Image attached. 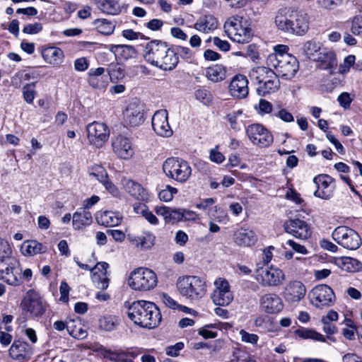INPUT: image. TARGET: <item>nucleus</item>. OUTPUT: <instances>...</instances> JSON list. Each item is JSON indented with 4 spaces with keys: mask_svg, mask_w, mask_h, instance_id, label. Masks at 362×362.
Returning <instances> with one entry per match:
<instances>
[{
    "mask_svg": "<svg viewBox=\"0 0 362 362\" xmlns=\"http://www.w3.org/2000/svg\"><path fill=\"white\" fill-rule=\"evenodd\" d=\"M144 56L147 62L163 71H172L179 63L173 48L160 40L147 43Z\"/></svg>",
    "mask_w": 362,
    "mask_h": 362,
    "instance_id": "1",
    "label": "nucleus"
},
{
    "mask_svg": "<svg viewBox=\"0 0 362 362\" xmlns=\"http://www.w3.org/2000/svg\"><path fill=\"white\" fill-rule=\"evenodd\" d=\"M128 317L141 327L153 329L158 327L161 320L158 308L150 301H134L128 308Z\"/></svg>",
    "mask_w": 362,
    "mask_h": 362,
    "instance_id": "2",
    "label": "nucleus"
},
{
    "mask_svg": "<svg viewBox=\"0 0 362 362\" xmlns=\"http://www.w3.org/2000/svg\"><path fill=\"white\" fill-rule=\"evenodd\" d=\"M223 28L227 36L231 40L240 44L250 42L253 36L252 30L248 22L238 15L227 18Z\"/></svg>",
    "mask_w": 362,
    "mask_h": 362,
    "instance_id": "3",
    "label": "nucleus"
},
{
    "mask_svg": "<svg viewBox=\"0 0 362 362\" xmlns=\"http://www.w3.org/2000/svg\"><path fill=\"white\" fill-rule=\"evenodd\" d=\"M177 288L180 295L191 301H197L206 293V281L197 276L179 277Z\"/></svg>",
    "mask_w": 362,
    "mask_h": 362,
    "instance_id": "4",
    "label": "nucleus"
},
{
    "mask_svg": "<svg viewBox=\"0 0 362 362\" xmlns=\"http://www.w3.org/2000/svg\"><path fill=\"white\" fill-rule=\"evenodd\" d=\"M158 278L154 272L145 267H139L132 271L127 279V285L134 291H147L154 288Z\"/></svg>",
    "mask_w": 362,
    "mask_h": 362,
    "instance_id": "5",
    "label": "nucleus"
},
{
    "mask_svg": "<svg viewBox=\"0 0 362 362\" xmlns=\"http://www.w3.org/2000/svg\"><path fill=\"white\" fill-rule=\"evenodd\" d=\"M165 175L173 180L184 183L192 175V168L189 163L178 157H170L163 163Z\"/></svg>",
    "mask_w": 362,
    "mask_h": 362,
    "instance_id": "6",
    "label": "nucleus"
},
{
    "mask_svg": "<svg viewBox=\"0 0 362 362\" xmlns=\"http://www.w3.org/2000/svg\"><path fill=\"white\" fill-rule=\"evenodd\" d=\"M267 64L275 69L276 76L284 79L292 78L298 70V62L291 54H284L279 57H268Z\"/></svg>",
    "mask_w": 362,
    "mask_h": 362,
    "instance_id": "7",
    "label": "nucleus"
},
{
    "mask_svg": "<svg viewBox=\"0 0 362 362\" xmlns=\"http://www.w3.org/2000/svg\"><path fill=\"white\" fill-rule=\"evenodd\" d=\"M256 281L264 287H276L285 281L284 272L274 266L259 267L255 272Z\"/></svg>",
    "mask_w": 362,
    "mask_h": 362,
    "instance_id": "8",
    "label": "nucleus"
},
{
    "mask_svg": "<svg viewBox=\"0 0 362 362\" xmlns=\"http://www.w3.org/2000/svg\"><path fill=\"white\" fill-rule=\"evenodd\" d=\"M333 239L345 249L354 250L361 245V238L354 229L347 226H338L332 232Z\"/></svg>",
    "mask_w": 362,
    "mask_h": 362,
    "instance_id": "9",
    "label": "nucleus"
},
{
    "mask_svg": "<svg viewBox=\"0 0 362 362\" xmlns=\"http://www.w3.org/2000/svg\"><path fill=\"white\" fill-rule=\"evenodd\" d=\"M23 310L33 317L42 316L46 311L47 304L38 293L28 291L21 303Z\"/></svg>",
    "mask_w": 362,
    "mask_h": 362,
    "instance_id": "10",
    "label": "nucleus"
},
{
    "mask_svg": "<svg viewBox=\"0 0 362 362\" xmlns=\"http://www.w3.org/2000/svg\"><path fill=\"white\" fill-rule=\"evenodd\" d=\"M21 269L18 262L13 259L0 260V279L8 284L18 286L21 283Z\"/></svg>",
    "mask_w": 362,
    "mask_h": 362,
    "instance_id": "11",
    "label": "nucleus"
},
{
    "mask_svg": "<svg viewBox=\"0 0 362 362\" xmlns=\"http://www.w3.org/2000/svg\"><path fill=\"white\" fill-rule=\"evenodd\" d=\"M214 290L211 296L213 303L220 306L228 305L233 300L228 281L226 279L219 277L214 281Z\"/></svg>",
    "mask_w": 362,
    "mask_h": 362,
    "instance_id": "12",
    "label": "nucleus"
},
{
    "mask_svg": "<svg viewBox=\"0 0 362 362\" xmlns=\"http://www.w3.org/2000/svg\"><path fill=\"white\" fill-rule=\"evenodd\" d=\"M246 134L252 144L265 148L273 142V136L263 125L252 124L246 128Z\"/></svg>",
    "mask_w": 362,
    "mask_h": 362,
    "instance_id": "13",
    "label": "nucleus"
},
{
    "mask_svg": "<svg viewBox=\"0 0 362 362\" xmlns=\"http://www.w3.org/2000/svg\"><path fill=\"white\" fill-rule=\"evenodd\" d=\"M144 106L137 99H133L123 111L124 122L131 127H138L145 120Z\"/></svg>",
    "mask_w": 362,
    "mask_h": 362,
    "instance_id": "14",
    "label": "nucleus"
},
{
    "mask_svg": "<svg viewBox=\"0 0 362 362\" xmlns=\"http://www.w3.org/2000/svg\"><path fill=\"white\" fill-rule=\"evenodd\" d=\"M310 296L312 303L317 308L330 306L335 300L334 291L331 287L325 284L315 286L311 290Z\"/></svg>",
    "mask_w": 362,
    "mask_h": 362,
    "instance_id": "15",
    "label": "nucleus"
},
{
    "mask_svg": "<svg viewBox=\"0 0 362 362\" xmlns=\"http://www.w3.org/2000/svg\"><path fill=\"white\" fill-rule=\"evenodd\" d=\"M86 129L89 142L97 148H101L108 140L110 131L104 123L94 122L89 124Z\"/></svg>",
    "mask_w": 362,
    "mask_h": 362,
    "instance_id": "16",
    "label": "nucleus"
},
{
    "mask_svg": "<svg viewBox=\"0 0 362 362\" xmlns=\"http://www.w3.org/2000/svg\"><path fill=\"white\" fill-rule=\"evenodd\" d=\"M313 182L316 185V190L314 192V196L328 200L333 196L335 186L334 185V179L327 174H320L313 178Z\"/></svg>",
    "mask_w": 362,
    "mask_h": 362,
    "instance_id": "17",
    "label": "nucleus"
},
{
    "mask_svg": "<svg viewBox=\"0 0 362 362\" xmlns=\"http://www.w3.org/2000/svg\"><path fill=\"white\" fill-rule=\"evenodd\" d=\"M96 351L103 358L117 362H132L141 354L140 351L135 348L112 351L101 347Z\"/></svg>",
    "mask_w": 362,
    "mask_h": 362,
    "instance_id": "18",
    "label": "nucleus"
},
{
    "mask_svg": "<svg viewBox=\"0 0 362 362\" xmlns=\"http://www.w3.org/2000/svg\"><path fill=\"white\" fill-rule=\"evenodd\" d=\"M112 148L114 153L119 159L129 160L134 155V148L130 139L122 135L112 138Z\"/></svg>",
    "mask_w": 362,
    "mask_h": 362,
    "instance_id": "19",
    "label": "nucleus"
},
{
    "mask_svg": "<svg viewBox=\"0 0 362 362\" xmlns=\"http://www.w3.org/2000/svg\"><path fill=\"white\" fill-rule=\"evenodd\" d=\"M285 231L293 237L305 240L311 235V230L308 223L300 219H289L284 224Z\"/></svg>",
    "mask_w": 362,
    "mask_h": 362,
    "instance_id": "20",
    "label": "nucleus"
},
{
    "mask_svg": "<svg viewBox=\"0 0 362 362\" xmlns=\"http://www.w3.org/2000/svg\"><path fill=\"white\" fill-rule=\"evenodd\" d=\"M152 127L154 132L159 136L170 137L173 130L168 122V114L166 110H157L152 117Z\"/></svg>",
    "mask_w": 362,
    "mask_h": 362,
    "instance_id": "21",
    "label": "nucleus"
},
{
    "mask_svg": "<svg viewBox=\"0 0 362 362\" xmlns=\"http://www.w3.org/2000/svg\"><path fill=\"white\" fill-rule=\"evenodd\" d=\"M259 305L262 311L268 314H278L284 308V303L279 295L267 293L259 298Z\"/></svg>",
    "mask_w": 362,
    "mask_h": 362,
    "instance_id": "22",
    "label": "nucleus"
},
{
    "mask_svg": "<svg viewBox=\"0 0 362 362\" xmlns=\"http://www.w3.org/2000/svg\"><path fill=\"white\" fill-rule=\"evenodd\" d=\"M230 95L235 98L244 99L249 93L248 80L242 74L234 76L228 86Z\"/></svg>",
    "mask_w": 362,
    "mask_h": 362,
    "instance_id": "23",
    "label": "nucleus"
},
{
    "mask_svg": "<svg viewBox=\"0 0 362 362\" xmlns=\"http://www.w3.org/2000/svg\"><path fill=\"white\" fill-rule=\"evenodd\" d=\"M283 293L287 302L296 303L305 297L306 288L300 281H291L285 286Z\"/></svg>",
    "mask_w": 362,
    "mask_h": 362,
    "instance_id": "24",
    "label": "nucleus"
},
{
    "mask_svg": "<svg viewBox=\"0 0 362 362\" xmlns=\"http://www.w3.org/2000/svg\"><path fill=\"white\" fill-rule=\"evenodd\" d=\"M124 190L136 199L146 201L149 199L148 191L139 182L127 177L121 180Z\"/></svg>",
    "mask_w": 362,
    "mask_h": 362,
    "instance_id": "25",
    "label": "nucleus"
},
{
    "mask_svg": "<svg viewBox=\"0 0 362 362\" xmlns=\"http://www.w3.org/2000/svg\"><path fill=\"white\" fill-rule=\"evenodd\" d=\"M109 264L105 262H98L91 269V279L95 286L101 290H105L109 286L110 279L107 276Z\"/></svg>",
    "mask_w": 362,
    "mask_h": 362,
    "instance_id": "26",
    "label": "nucleus"
},
{
    "mask_svg": "<svg viewBox=\"0 0 362 362\" xmlns=\"http://www.w3.org/2000/svg\"><path fill=\"white\" fill-rule=\"evenodd\" d=\"M291 19V34L300 36L305 35L309 29L307 15L301 11L292 9Z\"/></svg>",
    "mask_w": 362,
    "mask_h": 362,
    "instance_id": "27",
    "label": "nucleus"
},
{
    "mask_svg": "<svg viewBox=\"0 0 362 362\" xmlns=\"http://www.w3.org/2000/svg\"><path fill=\"white\" fill-rule=\"evenodd\" d=\"M9 354L13 360H30L33 354L31 346L25 341H15L9 349Z\"/></svg>",
    "mask_w": 362,
    "mask_h": 362,
    "instance_id": "28",
    "label": "nucleus"
},
{
    "mask_svg": "<svg viewBox=\"0 0 362 362\" xmlns=\"http://www.w3.org/2000/svg\"><path fill=\"white\" fill-rule=\"evenodd\" d=\"M105 69L103 67L90 69L88 71V84L94 89L102 90L108 85V78L105 75Z\"/></svg>",
    "mask_w": 362,
    "mask_h": 362,
    "instance_id": "29",
    "label": "nucleus"
},
{
    "mask_svg": "<svg viewBox=\"0 0 362 362\" xmlns=\"http://www.w3.org/2000/svg\"><path fill=\"white\" fill-rule=\"evenodd\" d=\"M93 223V216L90 211L82 208L78 209L72 216V227L75 230H83Z\"/></svg>",
    "mask_w": 362,
    "mask_h": 362,
    "instance_id": "30",
    "label": "nucleus"
},
{
    "mask_svg": "<svg viewBox=\"0 0 362 362\" xmlns=\"http://www.w3.org/2000/svg\"><path fill=\"white\" fill-rule=\"evenodd\" d=\"M233 238L235 244L241 247L252 246L257 240V237L252 230L243 228L234 232Z\"/></svg>",
    "mask_w": 362,
    "mask_h": 362,
    "instance_id": "31",
    "label": "nucleus"
},
{
    "mask_svg": "<svg viewBox=\"0 0 362 362\" xmlns=\"http://www.w3.org/2000/svg\"><path fill=\"white\" fill-rule=\"evenodd\" d=\"M109 50L114 54L117 61L122 62L136 57L134 47L126 45H110Z\"/></svg>",
    "mask_w": 362,
    "mask_h": 362,
    "instance_id": "32",
    "label": "nucleus"
},
{
    "mask_svg": "<svg viewBox=\"0 0 362 362\" xmlns=\"http://www.w3.org/2000/svg\"><path fill=\"white\" fill-rule=\"evenodd\" d=\"M291 11L290 8H283L278 11L274 23L276 27L281 31L291 34L292 23Z\"/></svg>",
    "mask_w": 362,
    "mask_h": 362,
    "instance_id": "33",
    "label": "nucleus"
},
{
    "mask_svg": "<svg viewBox=\"0 0 362 362\" xmlns=\"http://www.w3.org/2000/svg\"><path fill=\"white\" fill-rule=\"evenodd\" d=\"M338 268L346 272H356L361 267V262L351 257H334L332 262Z\"/></svg>",
    "mask_w": 362,
    "mask_h": 362,
    "instance_id": "34",
    "label": "nucleus"
},
{
    "mask_svg": "<svg viewBox=\"0 0 362 362\" xmlns=\"http://www.w3.org/2000/svg\"><path fill=\"white\" fill-rule=\"evenodd\" d=\"M317 62L321 69H332L337 66V62L335 53L327 48L323 47L319 54L317 57L314 60Z\"/></svg>",
    "mask_w": 362,
    "mask_h": 362,
    "instance_id": "35",
    "label": "nucleus"
},
{
    "mask_svg": "<svg viewBox=\"0 0 362 362\" xmlns=\"http://www.w3.org/2000/svg\"><path fill=\"white\" fill-rule=\"evenodd\" d=\"M42 56L44 60L52 65L58 66L62 63L64 60V52L63 51L56 47H47L42 49Z\"/></svg>",
    "mask_w": 362,
    "mask_h": 362,
    "instance_id": "36",
    "label": "nucleus"
},
{
    "mask_svg": "<svg viewBox=\"0 0 362 362\" xmlns=\"http://www.w3.org/2000/svg\"><path fill=\"white\" fill-rule=\"evenodd\" d=\"M96 221L98 224L106 227H113L118 226L122 220V216L119 213L112 211H100L96 214Z\"/></svg>",
    "mask_w": 362,
    "mask_h": 362,
    "instance_id": "37",
    "label": "nucleus"
},
{
    "mask_svg": "<svg viewBox=\"0 0 362 362\" xmlns=\"http://www.w3.org/2000/svg\"><path fill=\"white\" fill-rule=\"evenodd\" d=\"M217 27L218 21L214 16L211 15H206L199 18L194 24V28L197 30L204 33L214 30Z\"/></svg>",
    "mask_w": 362,
    "mask_h": 362,
    "instance_id": "38",
    "label": "nucleus"
},
{
    "mask_svg": "<svg viewBox=\"0 0 362 362\" xmlns=\"http://www.w3.org/2000/svg\"><path fill=\"white\" fill-rule=\"evenodd\" d=\"M129 239L131 242L134 243L137 247L148 250L154 245L156 237L151 232L146 231L139 236H129Z\"/></svg>",
    "mask_w": 362,
    "mask_h": 362,
    "instance_id": "39",
    "label": "nucleus"
},
{
    "mask_svg": "<svg viewBox=\"0 0 362 362\" xmlns=\"http://www.w3.org/2000/svg\"><path fill=\"white\" fill-rule=\"evenodd\" d=\"M270 78H272L270 81L258 85L257 88V92L259 95L264 96L267 94L274 93L279 90L280 87L279 76H276L275 73H274L272 76H270Z\"/></svg>",
    "mask_w": 362,
    "mask_h": 362,
    "instance_id": "40",
    "label": "nucleus"
},
{
    "mask_svg": "<svg viewBox=\"0 0 362 362\" xmlns=\"http://www.w3.org/2000/svg\"><path fill=\"white\" fill-rule=\"evenodd\" d=\"M294 335L302 339H310L315 341L325 342V337L313 329L300 327L294 331Z\"/></svg>",
    "mask_w": 362,
    "mask_h": 362,
    "instance_id": "41",
    "label": "nucleus"
},
{
    "mask_svg": "<svg viewBox=\"0 0 362 362\" xmlns=\"http://www.w3.org/2000/svg\"><path fill=\"white\" fill-rule=\"evenodd\" d=\"M21 251L23 255L33 256L45 251L43 245L35 240H25L21 247Z\"/></svg>",
    "mask_w": 362,
    "mask_h": 362,
    "instance_id": "42",
    "label": "nucleus"
},
{
    "mask_svg": "<svg viewBox=\"0 0 362 362\" xmlns=\"http://www.w3.org/2000/svg\"><path fill=\"white\" fill-rule=\"evenodd\" d=\"M94 3L105 13L117 15L120 13V6L115 0H94Z\"/></svg>",
    "mask_w": 362,
    "mask_h": 362,
    "instance_id": "43",
    "label": "nucleus"
},
{
    "mask_svg": "<svg viewBox=\"0 0 362 362\" xmlns=\"http://www.w3.org/2000/svg\"><path fill=\"white\" fill-rule=\"evenodd\" d=\"M205 75L209 80L213 82H219L226 78V71L222 65L215 64L206 69Z\"/></svg>",
    "mask_w": 362,
    "mask_h": 362,
    "instance_id": "44",
    "label": "nucleus"
},
{
    "mask_svg": "<svg viewBox=\"0 0 362 362\" xmlns=\"http://www.w3.org/2000/svg\"><path fill=\"white\" fill-rule=\"evenodd\" d=\"M322 48L320 42L308 40L303 45L302 52L307 58L314 61Z\"/></svg>",
    "mask_w": 362,
    "mask_h": 362,
    "instance_id": "45",
    "label": "nucleus"
},
{
    "mask_svg": "<svg viewBox=\"0 0 362 362\" xmlns=\"http://www.w3.org/2000/svg\"><path fill=\"white\" fill-rule=\"evenodd\" d=\"M119 324V320L114 315H104L98 320L99 327L106 332L115 329Z\"/></svg>",
    "mask_w": 362,
    "mask_h": 362,
    "instance_id": "46",
    "label": "nucleus"
},
{
    "mask_svg": "<svg viewBox=\"0 0 362 362\" xmlns=\"http://www.w3.org/2000/svg\"><path fill=\"white\" fill-rule=\"evenodd\" d=\"M243 112L241 110L232 111L226 115V119L230 124L231 129L235 131H239L243 124Z\"/></svg>",
    "mask_w": 362,
    "mask_h": 362,
    "instance_id": "47",
    "label": "nucleus"
},
{
    "mask_svg": "<svg viewBox=\"0 0 362 362\" xmlns=\"http://www.w3.org/2000/svg\"><path fill=\"white\" fill-rule=\"evenodd\" d=\"M93 24L99 33L105 35L113 33L115 28V24L112 21L105 18L96 19Z\"/></svg>",
    "mask_w": 362,
    "mask_h": 362,
    "instance_id": "48",
    "label": "nucleus"
},
{
    "mask_svg": "<svg viewBox=\"0 0 362 362\" xmlns=\"http://www.w3.org/2000/svg\"><path fill=\"white\" fill-rule=\"evenodd\" d=\"M109 78L113 83L117 82L124 78L125 71L118 63H111L107 69Z\"/></svg>",
    "mask_w": 362,
    "mask_h": 362,
    "instance_id": "49",
    "label": "nucleus"
},
{
    "mask_svg": "<svg viewBox=\"0 0 362 362\" xmlns=\"http://www.w3.org/2000/svg\"><path fill=\"white\" fill-rule=\"evenodd\" d=\"M68 332L74 338L83 339L86 336V332L83 329L78 320H69Z\"/></svg>",
    "mask_w": 362,
    "mask_h": 362,
    "instance_id": "50",
    "label": "nucleus"
},
{
    "mask_svg": "<svg viewBox=\"0 0 362 362\" xmlns=\"http://www.w3.org/2000/svg\"><path fill=\"white\" fill-rule=\"evenodd\" d=\"M136 214H141L150 224L156 226L159 221L158 218L145 205L134 206Z\"/></svg>",
    "mask_w": 362,
    "mask_h": 362,
    "instance_id": "51",
    "label": "nucleus"
},
{
    "mask_svg": "<svg viewBox=\"0 0 362 362\" xmlns=\"http://www.w3.org/2000/svg\"><path fill=\"white\" fill-rule=\"evenodd\" d=\"M272 67L265 66H256L251 69L250 72V76L255 79L258 83L259 81L264 80V77L267 76V74H270L272 75L274 71L272 70Z\"/></svg>",
    "mask_w": 362,
    "mask_h": 362,
    "instance_id": "52",
    "label": "nucleus"
},
{
    "mask_svg": "<svg viewBox=\"0 0 362 362\" xmlns=\"http://www.w3.org/2000/svg\"><path fill=\"white\" fill-rule=\"evenodd\" d=\"M90 176L95 177L99 182H102L108 177V173L102 165L95 164L88 168Z\"/></svg>",
    "mask_w": 362,
    "mask_h": 362,
    "instance_id": "53",
    "label": "nucleus"
},
{
    "mask_svg": "<svg viewBox=\"0 0 362 362\" xmlns=\"http://www.w3.org/2000/svg\"><path fill=\"white\" fill-rule=\"evenodd\" d=\"M35 74L33 72H27L25 71H21L16 73L11 78V84L16 88H18L21 86V81H29L30 79L35 78Z\"/></svg>",
    "mask_w": 362,
    "mask_h": 362,
    "instance_id": "54",
    "label": "nucleus"
},
{
    "mask_svg": "<svg viewBox=\"0 0 362 362\" xmlns=\"http://www.w3.org/2000/svg\"><path fill=\"white\" fill-rule=\"evenodd\" d=\"M35 84L36 82L28 83L23 88V98L29 104H31L35 98Z\"/></svg>",
    "mask_w": 362,
    "mask_h": 362,
    "instance_id": "55",
    "label": "nucleus"
},
{
    "mask_svg": "<svg viewBox=\"0 0 362 362\" xmlns=\"http://www.w3.org/2000/svg\"><path fill=\"white\" fill-rule=\"evenodd\" d=\"M11 254L12 249L9 243L4 239L0 238V260L13 259Z\"/></svg>",
    "mask_w": 362,
    "mask_h": 362,
    "instance_id": "56",
    "label": "nucleus"
},
{
    "mask_svg": "<svg viewBox=\"0 0 362 362\" xmlns=\"http://www.w3.org/2000/svg\"><path fill=\"white\" fill-rule=\"evenodd\" d=\"M255 109L260 115L269 114L272 112V104L265 99H260L258 104L255 105Z\"/></svg>",
    "mask_w": 362,
    "mask_h": 362,
    "instance_id": "57",
    "label": "nucleus"
},
{
    "mask_svg": "<svg viewBox=\"0 0 362 362\" xmlns=\"http://www.w3.org/2000/svg\"><path fill=\"white\" fill-rule=\"evenodd\" d=\"M177 192V189L170 185H167L165 189L158 193L160 200L163 202H170L173 199L175 194Z\"/></svg>",
    "mask_w": 362,
    "mask_h": 362,
    "instance_id": "58",
    "label": "nucleus"
},
{
    "mask_svg": "<svg viewBox=\"0 0 362 362\" xmlns=\"http://www.w3.org/2000/svg\"><path fill=\"white\" fill-rule=\"evenodd\" d=\"M344 0H316L317 5L326 10L332 11L340 6Z\"/></svg>",
    "mask_w": 362,
    "mask_h": 362,
    "instance_id": "59",
    "label": "nucleus"
},
{
    "mask_svg": "<svg viewBox=\"0 0 362 362\" xmlns=\"http://www.w3.org/2000/svg\"><path fill=\"white\" fill-rule=\"evenodd\" d=\"M195 98L204 105H209L212 101L211 93L206 89H198L195 91Z\"/></svg>",
    "mask_w": 362,
    "mask_h": 362,
    "instance_id": "60",
    "label": "nucleus"
},
{
    "mask_svg": "<svg viewBox=\"0 0 362 362\" xmlns=\"http://www.w3.org/2000/svg\"><path fill=\"white\" fill-rule=\"evenodd\" d=\"M101 184L106 191L113 197H118L120 194L119 188L110 180L109 176Z\"/></svg>",
    "mask_w": 362,
    "mask_h": 362,
    "instance_id": "61",
    "label": "nucleus"
},
{
    "mask_svg": "<svg viewBox=\"0 0 362 362\" xmlns=\"http://www.w3.org/2000/svg\"><path fill=\"white\" fill-rule=\"evenodd\" d=\"M356 61V57L353 54L348 55L346 57H345L344 62L340 64L339 71L341 74H346L347 73L351 66H352Z\"/></svg>",
    "mask_w": 362,
    "mask_h": 362,
    "instance_id": "62",
    "label": "nucleus"
},
{
    "mask_svg": "<svg viewBox=\"0 0 362 362\" xmlns=\"http://www.w3.org/2000/svg\"><path fill=\"white\" fill-rule=\"evenodd\" d=\"M182 221V209L170 208L167 223H175Z\"/></svg>",
    "mask_w": 362,
    "mask_h": 362,
    "instance_id": "63",
    "label": "nucleus"
},
{
    "mask_svg": "<svg viewBox=\"0 0 362 362\" xmlns=\"http://www.w3.org/2000/svg\"><path fill=\"white\" fill-rule=\"evenodd\" d=\"M42 30V25L40 23H29L24 26L23 32L28 35L39 33Z\"/></svg>",
    "mask_w": 362,
    "mask_h": 362,
    "instance_id": "64",
    "label": "nucleus"
}]
</instances>
